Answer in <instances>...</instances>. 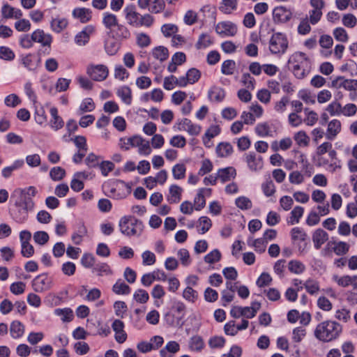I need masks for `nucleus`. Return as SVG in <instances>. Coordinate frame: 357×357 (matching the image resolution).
<instances>
[{
  "label": "nucleus",
  "instance_id": "nucleus-41",
  "mask_svg": "<svg viewBox=\"0 0 357 357\" xmlns=\"http://www.w3.org/2000/svg\"><path fill=\"white\" fill-rule=\"evenodd\" d=\"M151 54L154 59L161 62L165 61L169 56L168 50L164 46L155 47L152 50Z\"/></svg>",
  "mask_w": 357,
  "mask_h": 357
},
{
  "label": "nucleus",
  "instance_id": "nucleus-35",
  "mask_svg": "<svg viewBox=\"0 0 357 357\" xmlns=\"http://www.w3.org/2000/svg\"><path fill=\"white\" fill-rule=\"evenodd\" d=\"M233 152V147L229 142L220 143L216 147V153L219 157L226 158Z\"/></svg>",
  "mask_w": 357,
  "mask_h": 357
},
{
  "label": "nucleus",
  "instance_id": "nucleus-50",
  "mask_svg": "<svg viewBox=\"0 0 357 357\" xmlns=\"http://www.w3.org/2000/svg\"><path fill=\"white\" fill-rule=\"evenodd\" d=\"M177 257L183 266H188L192 262L189 251L185 248H181L177 252Z\"/></svg>",
  "mask_w": 357,
  "mask_h": 357
},
{
  "label": "nucleus",
  "instance_id": "nucleus-16",
  "mask_svg": "<svg viewBox=\"0 0 357 357\" xmlns=\"http://www.w3.org/2000/svg\"><path fill=\"white\" fill-rule=\"evenodd\" d=\"M73 17L82 24L89 22L92 18V10L87 8H75L72 11Z\"/></svg>",
  "mask_w": 357,
  "mask_h": 357
},
{
  "label": "nucleus",
  "instance_id": "nucleus-27",
  "mask_svg": "<svg viewBox=\"0 0 357 357\" xmlns=\"http://www.w3.org/2000/svg\"><path fill=\"white\" fill-rule=\"evenodd\" d=\"M183 189L177 185H171L167 199L170 204H177L181 200Z\"/></svg>",
  "mask_w": 357,
  "mask_h": 357
},
{
  "label": "nucleus",
  "instance_id": "nucleus-43",
  "mask_svg": "<svg viewBox=\"0 0 357 357\" xmlns=\"http://www.w3.org/2000/svg\"><path fill=\"white\" fill-rule=\"evenodd\" d=\"M204 347V342L199 335L192 336L189 341V348L193 351H201Z\"/></svg>",
  "mask_w": 357,
  "mask_h": 357
},
{
  "label": "nucleus",
  "instance_id": "nucleus-3",
  "mask_svg": "<svg viewBox=\"0 0 357 357\" xmlns=\"http://www.w3.org/2000/svg\"><path fill=\"white\" fill-rule=\"evenodd\" d=\"M123 13L126 23L132 27H149L154 22V18L152 15L149 13L140 14L137 12L135 5L132 3L126 5L123 8Z\"/></svg>",
  "mask_w": 357,
  "mask_h": 357
},
{
  "label": "nucleus",
  "instance_id": "nucleus-48",
  "mask_svg": "<svg viewBox=\"0 0 357 357\" xmlns=\"http://www.w3.org/2000/svg\"><path fill=\"white\" fill-rule=\"evenodd\" d=\"M289 271L294 274H301L305 270V266L298 260H291L288 264Z\"/></svg>",
  "mask_w": 357,
  "mask_h": 357
},
{
  "label": "nucleus",
  "instance_id": "nucleus-47",
  "mask_svg": "<svg viewBox=\"0 0 357 357\" xmlns=\"http://www.w3.org/2000/svg\"><path fill=\"white\" fill-rule=\"evenodd\" d=\"M294 139L299 146H307L310 143V137L304 130L294 133Z\"/></svg>",
  "mask_w": 357,
  "mask_h": 357
},
{
  "label": "nucleus",
  "instance_id": "nucleus-55",
  "mask_svg": "<svg viewBox=\"0 0 357 357\" xmlns=\"http://www.w3.org/2000/svg\"><path fill=\"white\" fill-rule=\"evenodd\" d=\"M180 77L174 75L166 77L164 79L163 87L168 91L172 90L175 86L180 87Z\"/></svg>",
  "mask_w": 357,
  "mask_h": 357
},
{
  "label": "nucleus",
  "instance_id": "nucleus-4",
  "mask_svg": "<svg viewBox=\"0 0 357 357\" xmlns=\"http://www.w3.org/2000/svg\"><path fill=\"white\" fill-rule=\"evenodd\" d=\"M342 331V326L336 321H324L319 324L314 332V337L324 342L336 340Z\"/></svg>",
  "mask_w": 357,
  "mask_h": 357
},
{
  "label": "nucleus",
  "instance_id": "nucleus-1",
  "mask_svg": "<svg viewBox=\"0 0 357 357\" xmlns=\"http://www.w3.org/2000/svg\"><path fill=\"white\" fill-rule=\"evenodd\" d=\"M38 192L34 186L24 188H16L11 194L17 210L13 213V219L18 223H24L28 219V213L32 211L35 206L33 198Z\"/></svg>",
  "mask_w": 357,
  "mask_h": 357
},
{
  "label": "nucleus",
  "instance_id": "nucleus-23",
  "mask_svg": "<svg viewBox=\"0 0 357 357\" xmlns=\"http://www.w3.org/2000/svg\"><path fill=\"white\" fill-rule=\"evenodd\" d=\"M20 63L29 71L36 70L39 63V61H36V58L33 54L22 55L20 58Z\"/></svg>",
  "mask_w": 357,
  "mask_h": 357
},
{
  "label": "nucleus",
  "instance_id": "nucleus-45",
  "mask_svg": "<svg viewBox=\"0 0 357 357\" xmlns=\"http://www.w3.org/2000/svg\"><path fill=\"white\" fill-rule=\"evenodd\" d=\"M95 109V103L90 98H86L82 100L77 113L81 115L85 112H92Z\"/></svg>",
  "mask_w": 357,
  "mask_h": 357
},
{
  "label": "nucleus",
  "instance_id": "nucleus-26",
  "mask_svg": "<svg viewBox=\"0 0 357 357\" xmlns=\"http://www.w3.org/2000/svg\"><path fill=\"white\" fill-rule=\"evenodd\" d=\"M236 176V170L233 167H227L218 169L217 177L222 183H226L234 179Z\"/></svg>",
  "mask_w": 357,
  "mask_h": 357
},
{
  "label": "nucleus",
  "instance_id": "nucleus-53",
  "mask_svg": "<svg viewBox=\"0 0 357 357\" xmlns=\"http://www.w3.org/2000/svg\"><path fill=\"white\" fill-rule=\"evenodd\" d=\"M182 296L185 301L193 303L198 298V292L191 287H186L183 289Z\"/></svg>",
  "mask_w": 357,
  "mask_h": 357
},
{
  "label": "nucleus",
  "instance_id": "nucleus-9",
  "mask_svg": "<svg viewBox=\"0 0 357 357\" xmlns=\"http://www.w3.org/2000/svg\"><path fill=\"white\" fill-rule=\"evenodd\" d=\"M53 278L47 273H41L36 276L31 282L34 291L43 293L49 291L53 286Z\"/></svg>",
  "mask_w": 357,
  "mask_h": 357
},
{
  "label": "nucleus",
  "instance_id": "nucleus-64",
  "mask_svg": "<svg viewBox=\"0 0 357 357\" xmlns=\"http://www.w3.org/2000/svg\"><path fill=\"white\" fill-rule=\"evenodd\" d=\"M255 132L257 135L261 137L270 136L271 130L269 125L267 123H261L255 127Z\"/></svg>",
  "mask_w": 357,
  "mask_h": 357
},
{
  "label": "nucleus",
  "instance_id": "nucleus-38",
  "mask_svg": "<svg viewBox=\"0 0 357 357\" xmlns=\"http://www.w3.org/2000/svg\"><path fill=\"white\" fill-rule=\"evenodd\" d=\"M117 96L121 98L122 101L126 105H130L132 102V93L131 89L127 86H123L118 89L116 92Z\"/></svg>",
  "mask_w": 357,
  "mask_h": 357
},
{
  "label": "nucleus",
  "instance_id": "nucleus-54",
  "mask_svg": "<svg viewBox=\"0 0 357 357\" xmlns=\"http://www.w3.org/2000/svg\"><path fill=\"white\" fill-rule=\"evenodd\" d=\"M236 68V62L234 60L228 59L222 63L221 73L225 75L234 74Z\"/></svg>",
  "mask_w": 357,
  "mask_h": 357
},
{
  "label": "nucleus",
  "instance_id": "nucleus-22",
  "mask_svg": "<svg viewBox=\"0 0 357 357\" xmlns=\"http://www.w3.org/2000/svg\"><path fill=\"white\" fill-rule=\"evenodd\" d=\"M314 247L319 250L328 240V233L322 229H317L312 236Z\"/></svg>",
  "mask_w": 357,
  "mask_h": 357
},
{
  "label": "nucleus",
  "instance_id": "nucleus-14",
  "mask_svg": "<svg viewBox=\"0 0 357 357\" xmlns=\"http://www.w3.org/2000/svg\"><path fill=\"white\" fill-rule=\"evenodd\" d=\"M293 16L291 10L285 6H277L273 10V20L276 24L288 22Z\"/></svg>",
  "mask_w": 357,
  "mask_h": 357
},
{
  "label": "nucleus",
  "instance_id": "nucleus-60",
  "mask_svg": "<svg viewBox=\"0 0 357 357\" xmlns=\"http://www.w3.org/2000/svg\"><path fill=\"white\" fill-rule=\"evenodd\" d=\"M298 97L305 104L313 105L315 103V97L310 91L306 89L300 90L298 93Z\"/></svg>",
  "mask_w": 357,
  "mask_h": 357
},
{
  "label": "nucleus",
  "instance_id": "nucleus-32",
  "mask_svg": "<svg viewBox=\"0 0 357 357\" xmlns=\"http://www.w3.org/2000/svg\"><path fill=\"white\" fill-rule=\"evenodd\" d=\"M120 45L113 37H109L105 42V50L107 54L115 55L119 51Z\"/></svg>",
  "mask_w": 357,
  "mask_h": 357
},
{
  "label": "nucleus",
  "instance_id": "nucleus-15",
  "mask_svg": "<svg viewBox=\"0 0 357 357\" xmlns=\"http://www.w3.org/2000/svg\"><path fill=\"white\" fill-rule=\"evenodd\" d=\"M245 160L250 170L252 172H258L262 169L264 166L263 158L260 155L250 151L244 155Z\"/></svg>",
  "mask_w": 357,
  "mask_h": 357
},
{
  "label": "nucleus",
  "instance_id": "nucleus-31",
  "mask_svg": "<svg viewBox=\"0 0 357 357\" xmlns=\"http://www.w3.org/2000/svg\"><path fill=\"white\" fill-rule=\"evenodd\" d=\"M139 136L135 135L131 137H121L119 139V146L121 149L128 151L132 147H136L138 145Z\"/></svg>",
  "mask_w": 357,
  "mask_h": 357
},
{
  "label": "nucleus",
  "instance_id": "nucleus-36",
  "mask_svg": "<svg viewBox=\"0 0 357 357\" xmlns=\"http://www.w3.org/2000/svg\"><path fill=\"white\" fill-rule=\"evenodd\" d=\"M114 293L118 295H128L130 293V287L121 280H118L112 287Z\"/></svg>",
  "mask_w": 357,
  "mask_h": 357
},
{
  "label": "nucleus",
  "instance_id": "nucleus-33",
  "mask_svg": "<svg viewBox=\"0 0 357 357\" xmlns=\"http://www.w3.org/2000/svg\"><path fill=\"white\" fill-rule=\"evenodd\" d=\"M260 308L261 303L258 301H254L250 307H243V317L246 319H252L256 316Z\"/></svg>",
  "mask_w": 357,
  "mask_h": 357
},
{
  "label": "nucleus",
  "instance_id": "nucleus-52",
  "mask_svg": "<svg viewBox=\"0 0 357 357\" xmlns=\"http://www.w3.org/2000/svg\"><path fill=\"white\" fill-rule=\"evenodd\" d=\"M172 175L174 179H183L185 176L186 167L184 164L178 163L172 167Z\"/></svg>",
  "mask_w": 357,
  "mask_h": 357
},
{
  "label": "nucleus",
  "instance_id": "nucleus-21",
  "mask_svg": "<svg viewBox=\"0 0 357 357\" xmlns=\"http://www.w3.org/2000/svg\"><path fill=\"white\" fill-rule=\"evenodd\" d=\"M51 119L49 121L50 127L56 131L61 129L64 126V121L62 118L59 115L58 109L55 107H52L50 109Z\"/></svg>",
  "mask_w": 357,
  "mask_h": 357
},
{
  "label": "nucleus",
  "instance_id": "nucleus-8",
  "mask_svg": "<svg viewBox=\"0 0 357 357\" xmlns=\"http://www.w3.org/2000/svg\"><path fill=\"white\" fill-rule=\"evenodd\" d=\"M102 23L109 31H112L115 27H117L119 31H122V36L125 38L130 36V32L128 29L123 25L120 24L117 16L110 12L102 13Z\"/></svg>",
  "mask_w": 357,
  "mask_h": 357
},
{
  "label": "nucleus",
  "instance_id": "nucleus-11",
  "mask_svg": "<svg viewBox=\"0 0 357 357\" xmlns=\"http://www.w3.org/2000/svg\"><path fill=\"white\" fill-rule=\"evenodd\" d=\"M328 155L329 158H326L325 156L319 157V165L331 172H334L337 169H340V161L337 158V152L335 150H331Z\"/></svg>",
  "mask_w": 357,
  "mask_h": 357
},
{
  "label": "nucleus",
  "instance_id": "nucleus-40",
  "mask_svg": "<svg viewBox=\"0 0 357 357\" xmlns=\"http://www.w3.org/2000/svg\"><path fill=\"white\" fill-rule=\"evenodd\" d=\"M50 26L53 31L60 33L68 26V21L65 18L56 17L52 20Z\"/></svg>",
  "mask_w": 357,
  "mask_h": 357
},
{
  "label": "nucleus",
  "instance_id": "nucleus-13",
  "mask_svg": "<svg viewBox=\"0 0 357 357\" xmlns=\"http://www.w3.org/2000/svg\"><path fill=\"white\" fill-rule=\"evenodd\" d=\"M215 31L221 37L234 36L237 31V26L230 21H222L215 26Z\"/></svg>",
  "mask_w": 357,
  "mask_h": 357
},
{
  "label": "nucleus",
  "instance_id": "nucleus-56",
  "mask_svg": "<svg viewBox=\"0 0 357 357\" xmlns=\"http://www.w3.org/2000/svg\"><path fill=\"white\" fill-rule=\"evenodd\" d=\"M303 285L307 293L311 295L317 294L319 291V282L314 280L308 279L304 282Z\"/></svg>",
  "mask_w": 357,
  "mask_h": 357
},
{
  "label": "nucleus",
  "instance_id": "nucleus-62",
  "mask_svg": "<svg viewBox=\"0 0 357 357\" xmlns=\"http://www.w3.org/2000/svg\"><path fill=\"white\" fill-rule=\"evenodd\" d=\"M65 176L66 171L61 167H54L50 172V176L54 181L62 180Z\"/></svg>",
  "mask_w": 357,
  "mask_h": 357
},
{
  "label": "nucleus",
  "instance_id": "nucleus-42",
  "mask_svg": "<svg viewBox=\"0 0 357 357\" xmlns=\"http://www.w3.org/2000/svg\"><path fill=\"white\" fill-rule=\"evenodd\" d=\"M222 259V254L218 249H214L206 255L204 261L208 265L214 264L220 261Z\"/></svg>",
  "mask_w": 357,
  "mask_h": 357
},
{
  "label": "nucleus",
  "instance_id": "nucleus-5",
  "mask_svg": "<svg viewBox=\"0 0 357 357\" xmlns=\"http://www.w3.org/2000/svg\"><path fill=\"white\" fill-rule=\"evenodd\" d=\"M289 47V40L285 33L274 32L268 41V50L272 54L281 56Z\"/></svg>",
  "mask_w": 357,
  "mask_h": 357
},
{
  "label": "nucleus",
  "instance_id": "nucleus-28",
  "mask_svg": "<svg viewBox=\"0 0 357 357\" xmlns=\"http://www.w3.org/2000/svg\"><path fill=\"white\" fill-rule=\"evenodd\" d=\"M1 15L3 18L20 19L22 16L21 10L10 6L8 3L3 4L1 8Z\"/></svg>",
  "mask_w": 357,
  "mask_h": 357
},
{
  "label": "nucleus",
  "instance_id": "nucleus-24",
  "mask_svg": "<svg viewBox=\"0 0 357 357\" xmlns=\"http://www.w3.org/2000/svg\"><path fill=\"white\" fill-rule=\"evenodd\" d=\"M342 125L340 121L333 119L328 124L326 130V138L330 140L334 139L336 136L341 132Z\"/></svg>",
  "mask_w": 357,
  "mask_h": 357
},
{
  "label": "nucleus",
  "instance_id": "nucleus-49",
  "mask_svg": "<svg viewBox=\"0 0 357 357\" xmlns=\"http://www.w3.org/2000/svg\"><path fill=\"white\" fill-rule=\"evenodd\" d=\"M241 82L245 87V89L253 91L255 89L256 80L248 73L242 75Z\"/></svg>",
  "mask_w": 357,
  "mask_h": 357
},
{
  "label": "nucleus",
  "instance_id": "nucleus-6",
  "mask_svg": "<svg viewBox=\"0 0 357 357\" xmlns=\"http://www.w3.org/2000/svg\"><path fill=\"white\" fill-rule=\"evenodd\" d=\"M121 232L128 236L139 235L142 231V222L131 216H123L119 222Z\"/></svg>",
  "mask_w": 357,
  "mask_h": 357
},
{
  "label": "nucleus",
  "instance_id": "nucleus-61",
  "mask_svg": "<svg viewBox=\"0 0 357 357\" xmlns=\"http://www.w3.org/2000/svg\"><path fill=\"white\" fill-rule=\"evenodd\" d=\"M134 300L139 303H146L149 299L148 292L142 289H137L133 294Z\"/></svg>",
  "mask_w": 357,
  "mask_h": 357
},
{
  "label": "nucleus",
  "instance_id": "nucleus-44",
  "mask_svg": "<svg viewBox=\"0 0 357 357\" xmlns=\"http://www.w3.org/2000/svg\"><path fill=\"white\" fill-rule=\"evenodd\" d=\"M237 8V0H222L219 8L225 14H230Z\"/></svg>",
  "mask_w": 357,
  "mask_h": 357
},
{
  "label": "nucleus",
  "instance_id": "nucleus-17",
  "mask_svg": "<svg viewBox=\"0 0 357 357\" xmlns=\"http://www.w3.org/2000/svg\"><path fill=\"white\" fill-rule=\"evenodd\" d=\"M200 77L201 73L197 69L191 68L188 70L185 76L180 77V87L195 84L199 79Z\"/></svg>",
  "mask_w": 357,
  "mask_h": 357
},
{
  "label": "nucleus",
  "instance_id": "nucleus-29",
  "mask_svg": "<svg viewBox=\"0 0 357 357\" xmlns=\"http://www.w3.org/2000/svg\"><path fill=\"white\" fill-rule=\"evenodd\" d=\"M25 332L24 325L20 321H13L10 326V333L13 338L19 339L22 337Z\"/></svg>",
  "mask_w": 357,
  "mask_h": 357
},
{
  "label": "nucleus",
  "instance_id": "nucleus-59",
  "mask_svg": "<svg viewBox=\"0 0 357 357\" xmlns=\"http://www.w3.org/2000/svg\"><path fill=\"white\" fill-rule=\"evenodd\" d=\"M306 117L303 119V122L309 126H314L318 120V114L310 110L309 108L304 109Z\"/></svg>",
  "mask_w": 357,
  "mask_h": 357
},
{
  "label": "nucleus",
  "instance_id": "nucleus-7",
  "mask_svg": "<svg viewBox=\"0 0 357 357\" xmlns=\"http://www.w3.org/2000/svg\"><path fill=\"white\" fill-rule=\"evenodd\" d=\"M105 188L107 195L115 199H125L131 192L130 185L121 180L114 181Z\"/></svg>",
  "mask_w": 357,
  "mask_h": 357
},
{
  "label": "nucleus",
  "instance_id": "nucleus-19",
  "mask_svg": "<svg viewBox=\"0 0 357 357\" xmlns=\"http://www.w3.org/2000/svg\"><path fill=\"white\" fill-rule=\"evenodd\" d=\"M31 34L33 43H40L43 47H50L52 42V36L50 34L45 33L42 29H37Z\"/></svg>",
  "mask_w": 357,
  "mask_h": 357
},
{
  "label": "nucleus",
  "instance_id": "nucleus-10",
  "mask_svg": "<svg viewBox=\"0 0 357 357\" xmlns=\"http://www.w3.org/2000/svg\"><path fill=\"white\" fill-rule=\"evenodd\" d=\"M86 73L93 80L102 82L108 77L109 69L104 64H89L86 68Z\"/></svg>",
  "mask_w": 357,
  "mask_h": 357
},
{
  "label": "nucleus",
  "instance_id": "nucleus-39",
  "mask_svg": "<svg viewBox=\"0 0 357 357\" xmlns=\"http://www.w3.org/2000/svg\"><path fill=\"white\" fill-rule=\"evenodd\" d=\"M54 313L55 315L60 317L61 321L63 322L71 321L73 319V312L68 307L63 309L56 308L54 310Z\"/></svg>",
  "mask_w": 357,
  "mask_h": 357
},
{
  "label": "nucleus",
  "instance_id": "nucleus-37",
  "mask_svg": "<svg viewBox=\"0 0 357 357\" xmlns=\"http://www.w3.org/2000/svg\"><path fill=\"white\" fill-rule=\"evenodd\" d=\"M213 43L212 37L206 33H202L195 44V47L198 50L205 49Z\"/></svg>",
  "mask_w": 357,
  "mask_h": 357
},
{
  "label": "nucleus",
  "instance_id": "nucleus-63",
  "mask_svg": "<svg viewBox=\"0 0 357 357\" xmlns=\"http://www.w3.org/2000/svg\"><path fill=\"white\" fill-rule=\"evenodd\" d=\"M334 246L333 250L337 255H343L348 252L349 250V245L346 242L338 241L333 243Z\"/></svg>",
  "mask_w": 357,
  "mask_h": 357
},
{
  "label": "nucleus",
  "instance_id": "nucleus-57",
  "mask_svg": "<svg viewBox=\"0 0 357 357\" xmlns=\"http://www.w3.org/2000/svg\"><path fill=\"white\" fill-rule=\"evenodd\" d=\"M236 206L241 210H249L252 207V201L247 197L241 196L235 200Z\"/></svg>",
  "mask_w": 357,
  "mask_h": 357
},
{
  "label": "nucleus",
  "instance_id": "nucleus-18",
  "mask_svg": "<svg viewBox=\"0 0 357 357\" xmlns=\"http://www.w3.org/2000/svg\"><path fill=\"white\" fill-rule=\"evenodd\" d=\"M124 323L120 319H115L112 324V328L115 332L114 338L118 343H123L127 339V334L124 331Z\"/></svg>",
  "mask_w": 357,
  "mask_h": 357
},
{
  "label": "nucleus",
  "instance_id": "nucleus-12",
  "mask_svg": "<svg viewBox=\"0 0 357 357\" xmlns=\"http://www.w3.org/2000/svg\"><path fill=\"white\" fill-rule=\"evenodd\" d=\"M174 128L178 131H185L192 136L199 135L202 131V127L199 125L194 123L191 120L186 118L178 120Z\"/></svg>",
  "mask_w": 357,
  "mask_h": 357
},
{
  "label": "nucleus",
  "instance_id": "nucleus-58",
  "mask_svg": "<svg viewBox=\"0 0 357 357\" xmlns=\"http://www.w3.org/2000/svg\"><path fill=\"white\" fill-rule=\"evenodd\" d=\"M165 8L164 0H152L148 8L151 13L157 14L161 13Z\"/></svg>",
  "mask_w": 357,
  "mask_h": 357
},
{
  "label": "nucleus",
  "instance_id": "nucleus-46",
  "mask_svg": "<svg viewBox=\"0 0 357 357\" xmlns=\"http://www.w3.org/2000/svg\"><path fill=\"white\" fill-rule=\"evenodd\" d=\"M139 140L137 142L138 145H136V147L138 148L139 153L142 155H149L151 154L152 150L149 142L139 136Z\"/></svg>",
  "mask_w": 357,
  "mask_h": 357
},
{
  "label": "nucleus",
  "instance_id": "nucleus-25",
  "mask_svg": "<svg viewBox=\"0 0 357 357\" xmlns=\"http://www.w3.org/2000/svg\"><path fill=\"white\" fill-rule=\"evenodd\" d=\"M208 98L211 102H220L225 98V91L221 87L213 86L208 91Z\"/></svg>",
  "mask_w": 357,
  "mask_h": 357
},
{
  "label": "nucleus",
  "instance_id": "nucleus-34",
  "mask_svg": "<svg viewBox=\"0 0 357 357\" xmlns=\"http://www.w3.org/2000/svg\"><path fill=\"white\" fill-rule=\"evenodd\" d=\"M304 213V208L300 206H295L290 213V216L287 220L288 224L293 225L298 224L300 219Z\"/></svg>",
  "mask_w": 357,
  "mask_h": 357
},
{
  "label": "nucleus",
  "instance_id": "nucleus-51",
  "mask_svg": "<svg viewBox=\"0 0 357 357\" xmlns=\"http://www.w3.org/2000/svg\"><path fill=\"white\" fill-rule=\"evenodd\" d=\"M86 234L87 229L86 227L82 224L78 227L77 231L72 235L71 239L75 245H79L82 241L83 237L86 236Z\"/></svg>",
  "mask_w": 357,
  "mask_h": 357
},
{
  "label": "nucleus",
  "instance_id": "nucleus-2",
  "mask_svg": "<svg viewBox=\"0 0 357 357\" xmlns=\"http://www.w3.org/2000/svg\"><path fill=\"white\" fill-rule=\"evenodd\" d=\"M312 59L302 52H295L289 58V68L298 79H303L311 71Z\"/></svg>",
  "mask_w": 357,
  "mask_h": 357
},
{
  "label": "nucleus",
  "instance_id": "nucleus-20",
  "mask_svg": "<svg viewBox=\"0 0 357 357\" xmlns=\"http://www.w3.org/2000/svg\"><path fill=\"white\" fill-rule=\"evenodd\" d=\"M95 31L93 25H87L75 37V42L79 46L85 45L89 40L90 36Z\"/></svg>",
  "mask_w": 357,
  "mask_h": 357
},
{
  "label": "nucleus",
  "instance_id": "nucleus-30",
  "mask_svg": "<svg viewBox=\"0 0 357 357\" xmlns=\"http://www.w3.org/2000/svg\"><path fill=\"white\" fill-rule=\"evenodd\" d=\"M248 245L252 247L257 252L263 253L265 252L268 243L263 237L257 239L249 238L248 239Z\"/></svg>",
  "mask_w": 357,
  "mask_h": 357
}]
</instances>
